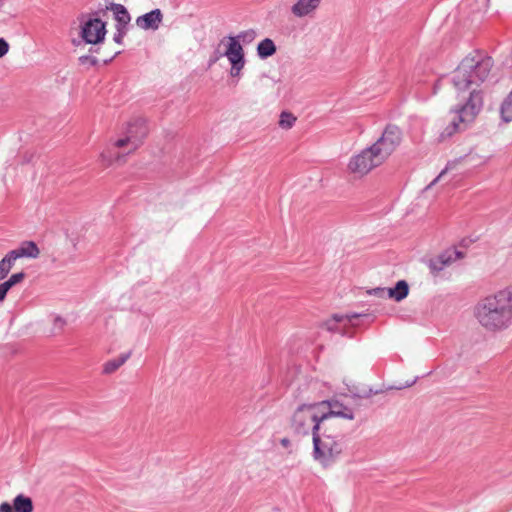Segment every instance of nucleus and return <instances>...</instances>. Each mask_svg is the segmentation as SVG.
Returning <instances> with one entry per match:
<instances>
[{
  "label": "nucleus",
  "mask_w": 512,
  "mask_h": 512,
  "mask_svg": "<svg viewBox=\"0 0 512 512\" xmlns=\"http://www.w3.org/2000/svg\"><path fill=\"white\" fill-rule=\"evenodd\" d=\"M127 156L109 141L98 154V163L101 167L117 168L126 163Z\"/></svg>",
  "instance_id": "10"
},
{
  "label": "nucleus",
  "mask_w": 512,
  "mask_h": 512,
  "mask_svg": "<svg viewBox=\"0 0 512 512\" xmlns=\"http://www.w3.org/2000/svg\"><path fill=\"white\" fill-rule=\"evenodd\" d=\"M296 412L308 416L309 420L330 423L333 427H340L337 419L352 421L355 418V410L339 399L324 400L316 403L300 405Z\"/></svg>",
  "instance_id": "5"
},
{
  "label": "nucleus",
  "mask_w": 512,
  "mask_h": 512,
  "mask_svg": "<svg viewBox=\"0 0 512 512\" xmlns=\"http://www.w3.org/2000/svg\"><path fill=\"white\" fill-rule=\"evenodd\" d=\"M499 112L502 121L506 123L512 122V90L503 99Z\"/></svg>",
  "instance_id": "18"
},
{
  "label": "nucleus",
  "mask_w": 512,
  "mask_h": 512,
  "mask_svg": "<svg viewBox=\"0 0 512 512\" xmlns=\"http://www.w3.org/2000/svg\"><path fill=\"white\" fill-rule=\"evenodd\" d=\"M120 133L129 139L138 150L147 137L148 128L144 121L137 119L126 123Z\"/></svg>",
  "instance_id": "11"
},
{
  "label": "nucleus",
  "mask_w": 512,
  "mask_h": 512,
  "mask_svg": "<svg viewBox=\"0 0 512 512\" xmlns=\"http://www.w3.org/2000/svg\"><path fill=\"white\" fill-rule=\"evenodd\" d=\"M296 121L297 117L293 113L282 111L279 115L278 125L282 130L287 131L294 127Z\"/></svg>",
  "instance_id": "21"
},
{
  "label": "nucleus",
  "mask_w": 512,
  "mask_h": 512,
  "mask_svg": "<svg viewBox=\"0 0 512 512\" xmlns=\"http://www.w3.org/2000/svg\"><path fill=\"white\" fill-rule=\"evenodd\" d=\"M34 504L30 496L23 493L17 494L12 503H0V512H33Z\"/></svg>",
  "instance_id": "12"
},
{
  "label": "nucleus",
  "mask_w": 512,
  "mask_h": 512,
  "mask_svg": "<svg viewBox=\"0 0 512 512\" xmlns=\"http://www.w3.org/2000/svg\"><path fill=\"white\" fill-rule=\"evenodd\" d=\"M451 262H452V257L450 255L442 254L439 257H437L436 259H433L430 262L429 267L433 272H439L442 269H444V267L450 265Z\"/></svg>",
  "instance_id": "22"
},
{
  "label": "nucleus",
  "mask_w": 512,
  "mask_h": 512,
  "mask_svg": "<svg viewBox=\"0 0 512 512\" xmlns=\"http://www.w3.org/2000/svg\"><path fill=\"white\" fill-rule=\"evenodd\" d=\"M383 162L379 154L370 145L352 155L347 162L346 168L350 175L356 178H363Z\"/></svg>",
  "instance_id": "6"
},
{
  "label": "nucleus",
  "mask_w": 512,
  "mask_h": 512,
  "mask_svg": "<svg viewBox=\"0 0 512 512\" xmlns=\"http://www.w3.org/2000/svg\"><path fill=\"white\" fill-rule=\"evenodd\" d=\"M409 291V287L406 281L401 280L398 281L393 288H389L387 290V294L390 298L395 299L396 301H401L404 299Z\"/></svg>",
  "instance_id": "17"
},
{
  "label": "nucleus",
  "mask_w": 512,
  "mask_h": 512,
  "mask_svg": "<svg viewBox=\"0 0 512 512\" xmlns=\"http://www.w3.org/2000/svg\"><path fill=\"white\" fill-rule=\"evenodd\" d=\"M275 52V44L269 38L262 40L257 46L258 56L262 59L272 56Z\"/></svg>",
  "instance_id": "20"
},
{
  "label": "nucleus",
  "mask_w": 512,
  "mask_h": 512,
  "mask_svg": "<svg viewBox=\"0 0 512 512\" xmlns=\"http://www.w3.org/2000/svg\"><path fill=\"white\" fill-rule=\"evenodd\" d=\"M9 48V43L4 38H0V58L8 53Z\"/></svg>",
  "instance_id": "27"
},
{
  "label": "nucleus",
  "mask_w": 512,
  "mask_h": 512,
  "mask_svg": "<svg viewBox=\"0 0 512 512\" xmlns=\"http://www.w3.org/2000/svg\"><path fill=\"white\" fill-rule=\"evenodd\" d=\"M9 289L4 283H0V302H3L6 298Z\"/></svg>",
  "instance_id": "29"
},
{
  "label": "nucleus",
  "mask_w": 512,
  "mask_h": 512,
  "mask_svg": "<svg viewBox=\"0 0 512 512\" xmlns=\"http://www.w3.org/2000/svg\"><path fill=\"white\" fill-rule=\"evenodd\" d=\"M477 324L496 334L512 326V286H507L479 301L473 311Z\"/></svg>",
  "instance_id": "2"
},
{
  "label": "nucleus",
  "mask_w": 512,
  "mask_h": 512,
  "mask_svg": "<svg viewBox=\"0 0 512 512\" xmlns=\"http://www.w3.org/2000/svg\"><path fill=\"white\" fill-rule=\"evenodd\" d=\"M2 259L12 269L15 261L18 260L19 258L17 257L16 252H14V250H11Z\"/></svg>",
  "instance_id": "25"
},
{
  "label": "nucleus",
  "mask_w": 512,
  "mask_h": 512,
  "mask_svg": "<svg viewBox=\"0 0 512 512\" xmlns=\"http://www.w3.org/2000/svg\"><path fill=\"white\" fill-rule=\"evenodd\" d=\"M323 0H296L290 7V11L295 18L302 19L310 17L316 13Z\"/></svg>",
  "instance_id": "13"
},
{
  "label": "nucleus",
  "mask_w": 512,
  "mask_h": 512,
  "mask_svg": "<svg viewBox=\"0 0 512 512\" xmlns=\"http://www.w3.org/2000/svg\"><path fill=\"white\" fill-rule=\"evenodd\" d=\"M55 322L59 324L60 326H63L65 324V320L61 317H56Z\"/></svg>",
  "instance_id": "33"
},
{
  "label": "nucleus",
  "mask_w": 512,
  "mask_h": 512,
  "mask_svg": "<svg viewBox=\"0 0 512 512\" xmlns=\"http://www.w3.org/2000/svg\"><path fill=\"white\" fill-rule=\"evenodd\" d=\"M106 22L97 17H89L80 25V37L86 44L97 45L106 37Z\"/></svg>",
  "instance_id": "9"
},
{
  "label": "nucleus",
  "mask_w": 512,
  "mask_h": 512,
  "mask_svg": "<svg viewBox=\"0 0 512 512\" xmlns=\"http://www.w3.org/2000/svg\"><path fill=\"white\" fill-rule=\"evenodd\" d=\"M309 417L294 411L291 417L292 430L301 435L312 436V457L323 467L334 463L343 451V435L340 427Z\"/></svg>",
  "instance_id": "1"
},
{
  "label": "nucleus",
  "mask_w": 512,
  "mask_h": 512,
  "mask_svg": "<svg viewBox=\"0 0 512 512\" xmlns=\"http://www.w3.org/2000/svg\"><path fill=\"white\" fill-rule=\"evenodd\" d=\"M343 320V316L334 315L333 317L323 322V327L328 331H335L337 329V323Z\"/></svg>",
  "instance_id": "23"
},
{
  "label": "nucleus",
  "mask_w": 512,
  "mask_h": 512,
  "mask_svg": "<svg viewBox=\"0 0 512 512\" xmlns=\"http://www.w3.org/2000/svg\"><path fill=\"white\" fill-rule=\"evenodd\" d=\"M493 61L480 52L466 55L451 72L450 82L455 93L483 91L481 86L490 75Z\"/></svg>",
  "instance_id": "3"
},
{
  "label": "nucleus",
  "mask_w": 512,
  "mask_h": 512,
  "mask_svg": "<svg viewBox=\"0 0 512 512\" xmlns=\"http://www.w3.org/2000/svg\"><path fill=\"white\" fill-rule=\"evenodd\" d=\"M402 131L395 125L387 126L381 136L372 144V147L385 161L401 144Z\"/></svg>",
  "instance_id": "7"
},
{
  "label": "nucleus",
  "mask_w": 512,
  "mask_h": 512,
  "mask_svg": "<svg viewBox=\"0 0 512 512\" xmlns=\"http://www.w3.org/2000/svg\"><path fill=\"white\" fill-rule=\"evenodd\" d=\"M25 274L23 272L12 274L6 281H4V285L8 287L10 290L14 285L23 281Z\"/></svg>",
  "instance_id": "24"
},
{
  "label": "nucleus",
  "mask_w": 512,
  "mask_h": 512,
  "mask_svg": "<svg viewBox=\"0 0 512 512\" xmlns=\"http://www.w3.org/2000/svg\"><path fill=\"white\" fill-rule=\"evenodd\" d=\"M455 96L458 103L452 110L453 117L438 126L439 141H445L471 125L484 107L483 91H466L465 93H455Z\"/></svg>",
  "instance_id": "4"
},
{
  "label": "nucleus",
  "mask_w": 512,
  "mask_h": 512,
  "mask_svg": "<svg viewBox=\"0 0 512 512\" xmlns=\"http://www.w3.org/2000/svg\"><path fill=\"white\" fill-rule=\"evenodd\" d=\"M217 60H218V57H216L214 60H211V61H210V64H212V63H214V62H217Z\"/></svg>",
  "instance_id": "34"
},
{
  "label": "nucleus",
  "mask_w": 512,
  "mask_h": 512,
  "mask_svg": "<svg viewBox=\"0 0 512 512\" xmlns=\"http://www.w3.org/2000/svg\"><path fill=\"white\" fill-rule=\"evenodd\" d=\"M110 10L113 11L115 19L122 27H125L130 22V15L123 5L112 4Z\"/></svg>",
  "instance_id": "19"
},
{
  "label": "nucleus",
  "mask_w": 512,
  "mask_h": 512,
  "mask_svg": "<svg viewBox=\"0 0 512 512\" xmlns=\"http://www.w3.org/2000/svg\"><path fill=\"white\" fill-rule=\"evenodd\" d=\"M123 362L124 361H121L120 363H116V362L107 363L104 366V372L105 373H111L112 371L116 370Z\"/></svg>",
  "instance_id": "28"
},
{
  "label": "nucleus",
  "mask_w": 512,
  "mask_h": 512,
  "mask_svg": "<svg viewBox=\"0 0 512 512\" xmlns=\"http://www.w3.org/2000/svg\"><path fill=\"white\" fill-rule=\"evenodd\" d=\"M14 252H16V255H17V257L19 259L20 258H32V259H35L40 254L39 248L32 241L24 242L18 248L14 249Z\"/></svg>",
  "instance_id": "16"
},
{
  "label": "nucleus",
  "mask_w": 512,
  "mask_h": 512,
  "mask_svg": "<svg viewBox=\"0 0 512 512\" xmlns=\"http://www.w3.org/2000/svg\"><path fill=\"white\" fill-rule=\"evenodd\" d=\"M281 445L284 447H289L291 445V441L288 438H282L280 441Z\"/></svg>",
  "instance_id": "31"
},
{
  "label": "nucleus",
  "mask_w": 512,
  "mask_h": 512,
  "mask_svg": "<svg viewBox=\"0 0 512 512\" xmlns=\"http://www.w3.org/2000/svg\"><path fill=\"white\" fill-rule=\"evenodd\" d=\"M163 20V14L160 9H154L136 19V25L143 30H157Z\"/></svg>",
  "instance_id": "14"
},
{
  "label": "nucleus",
  "mask_w": 512,
  "mask_h": 512,
  "mask_svg": "<svg viewBox=\"0 0 512 512\" xmlns=\"http://www.w3.org/2000/svg\"><path fill=\"white\" fill-rule=\"evenodd\" d=\"M225 45L223 56H225L231 68L229 74L231 77L237 78L245 66V54L242 44L237 36H228L223 42Z\"/></svg>",
  "instance_id": "8"
},
{
  "label": "nucleus",
  "mask_w": 512,
  "mask_h": 512,
  "mask_svg": "<svg viewBox=\"0 0 512 512\" xmlns=\"http://www.w3.org/2000/svg\"><path fill=\"white\" fill-rule=\"evenodd\" d=\"M10 271H11V268L6 264V262L3 259H1L0 260V281L4 280L8 276Z\"/></svg>",
  "instance_id": "26"
},
{
  "label": "nucleus",
  "mask_w": 512,
  "mask_h": 512,
  "mask_svg": "<svg viewBox=\"0 0 512 512\" xmlns=\"http://www.w3.org/2000/svg\"><path fill=\"white\" fill-rule=\"evenodd\" d=\"M122 38H123V32H122V31H119V33H118L117 35H115L114 40H115L117 43H121Z\"/></svg>",
  "instance_id": "32"
},
{
  "label": "nucleus",
  "mask_w": 512,
  "mask_h": 512,
  "mask_svg": "<svg viewBox=\"0 0 512 512\" xmlns=\"http://www.w3.org/2000/svg\"><path fill=\"white\" fill-rule=\"evenodd\" d=\"M110 142L114 145L115 148H118L121 152H123L127 157L133 154L137 148L132 145V143L127 139L122 133H118L114 138L110 139Z\"/></svg>",
  "instance_id": "15"
},
{
  "label": "nucleus",
  "mask_w": 512,
  "mask_h": 512,
  "mask_svg": "<svg viewBox=\"0 0 512 512\" xmlns=\"http://www.w3.org/2000/svg\"><path fill=\"white\" fill-rule=\"evenodd\" d=\"M80 62L83 64L90 63V64L94 65L97 63V60L90 56H82V57H80Z\"/></svg>",
  "instance_id": "30"
}]
</instances>
